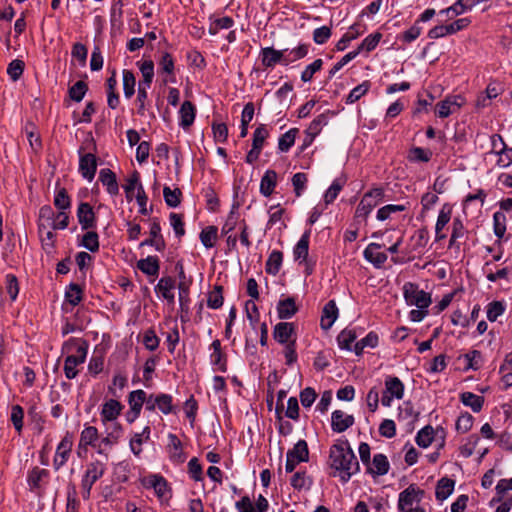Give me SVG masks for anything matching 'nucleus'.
I'll list each match as a JSON object with an SVG mask.
<instances>
[{"mask_svg":"<svg viewBox=\"0 0 512 512\" xmlns=\"http://www.w3.org/2000/svg\"><path fill=\"white\" fill-rule=\"evenodd\" d=\"M329 461L331 468L339 472L344 483L359 471L358 460L347 440L337 441L330 447Z\"/></svg>","mask_w":512,"mask_h":512,"instance_id":"nucleus-1","label":"nucleus"},{"mask_svg":"<svg viewBox=\"0 0 512 512\" xmlns=\"http://www.w3.org/2000/svg\"><path fill=\"white\" fill-rule=\"evenodd\" d=\"M403 297L409 306L417 308H428L432 303L431 294L421 290L419 285L413 282H406L402 288Z\"/></svg>","mask_w":512,"mask_h":512,"instance_id":"nucleus-2","label":"nucleus"},{"mask_svg":"<svg viewBox=\"0 0 512 512\" xmlns=\"http://www.w3.org/2000/svg\"><path fill=\"white\" fill-rule=\"evenodd\" d=\"M106 466L103 462L96 460L90 462L81 480L82 496L89 499L93 485L104 475Z\"/></svg>","mask_w":512,"mask_h":512,"instance_id":"nucleus-3","label":"nucleus"},{"mask_svg":"<svg viewBox=\"0 0 512 512\" xmlns=\"http://www.w3.org/2000/svg\"><path fill=\"white\" fill-rule=\"evenodd\" d=\"M384 191L381 188H374L366 192L355 211L357 220H366L371 211L383 200Z\"/></svg>","mask_w":512,"mask_h":512,"instance_id":"nucleus-4","label":"nucleus"},{"mask_svg":"<svg viewBox=\"0 0 512 512\" xmlns=\"http://www.w3.org/2000/svg\"><path fill=\"white\" fill-rule=\"evenodd\" d=\"M88 351V345L85 341H77L75 354L68 355L64 363V373L66 378L74 379L78 375L76 369L78 365L85 362Z\"/></svg>","mask_w":512,"mask_h":512,"instance_id":"nucleus-5","label":"nucleus"},{"mask_svg":"<svg viewBox=\"0 0 512 512\" xmlns=\"http://www.w3.org/2000/svg\"><path fill=\"white\" fill-rule=\"evenodd\" d=\"M142 485L146 489H153L154 494L163 502L171 498V489L167 480L159 474H150L142 479Z\"/></svg>","mask_w":512,"mask_h":512,"instance_id":"nucleus-6","label":"nucleus"},{"mask_svg":"<svg viewBox=\"0 0 512 512\" xmlns=\"http://www.w3.org/2000/svg\"><path fill=\"white\" fill-rule=\"evenodd\" d=\"M404 396V384L396 376H387L385 379V390L382 395L381 403L385 407H390L393 399H402Z\"/></svg>","mask_w":512,"mask_h":512,"instance_id":"nucleus-7","label":"nucleus"},{"mask_svg":"<svg viewBox=\"0 0 512 512\" xmlns=\"http://www.w3.org/2000/svg\"><path fill=\"white\" fill-rule=\"evenodd\" d=\"M423 494V490L416 489L412 485L409 486L399 494L398 510L400 512H412L415 505L418 506L420 503Z\"/></svg>","mask_w":512,"mask_h":512,"instance_id":"nucleus-8","label":"nucleus"},{"mask_svg":"<svg viewBox=\"0 0 512 512\" xmlns=\"http://www.w3.org/2000/svg\"><path fill=\"white\" fill-rule=\"evenodd\" d=\"M72 446V436L69 433H67L58 444L55 452V456L53 459V467L56 471H58L67 463L69 456L71 454Z\"/></svg>","mask_w":512,"mask_h":512,"instance_id":"nucleus-9","label":"nucleus"},{"mask_svg":"<svg viewBox=\"0 0 512 512\" xmlns=\"http://www.w3.org/2000/svg\"><path fill=\"white\" fill-rule=\"evenodd\" d=\"M150 237L140 243V247L151 246L156 251L162 252L166 248V243L161 234V226L158 218H153L150 224Z\"/></svg>","mask_w":512,"mask_h":512,"instance_id":"nucleus-10","label":"nucleus"},{"mask_svg":"<svg viewBox=\"0 0 512 512\" xmlns=\"http://www.w3.org/2000/svg\"><path fill=\"white\" fill-rule=\"evenodd\" d=\"M464 103L465 100L460 95L447 96L436 105V114L440 118H446L458 111Z\"/></svg>","mask_w":512,"mask_h":512,"instance_id":"nucleus-11","label":"nucleus"},{"mask_svg":"<svg viewBox=\"0 0 512 512\" xmlns=\"http://www.w3.org/2000/svg\"><path fill=\"white\" fill-rule=\"evenodd\" d=\"M77 218L82 230L96 228L97 218L93 207L87 202H81L77 208Z\"/></svg>","mask_w":512,"mask_h":512,"instance_id":"nucleus-12","label":"nucleus"},{"mask_svg":"<svg viewBox=\"0 0 512 512\" xmlns=\"http://www.w3.org/2000/svg\"><path fill=\"white\" fill-rule=\"evenodd\" d=\"M273 338L282 345L296 341L294 324L289 322L277 323L273 330Z\"/></svg>","mask_w":512,"mask_h":512,"instance_id":"nucleus-13","label":"nucleus"},{"mask_svg":"<svg viewBox=\"0 0 512 512\" xmlns=\"http://www.w3.org/2000/svg\"><path fill=\"white\" fill-rule=\"evenodd\" d=\"M97 170V158L92 153H80L79 173L83 178L92 181Z\"/></svg>","mask_w":512,"mask_h":512,"instance_id":"nucleus-14","label":"nucleus"},{"mask_svg":"<svg viewBox=\"0 0 512 512\" xmlns=\"http://www.w3.org/2000/svg\"><path fill=\"white\" fill-rule=\"evenodd\" d=\"M288 50H276L273 47H265L260 51V59L264 68H274L278 63L284 65V52Z\"/></svg>","mask_w":512,"mask_h":512,"instance_id":"nucleus-15","label":"nucleus"},{"mask_svg":"<svg viewBox=\"0 0 512 512\" xmlns=\"http://www.w3.org/2000/svg\"><path fill=\"white\" fill-rule=\"evenodd\" d=\"M354 424V417L341 410H335L331 415V428L334 432L342 433Z\"/></svg>","mask_w":512,"mask_h":512,"instance_id":"nucleus-16","label":"nucleus"},{"mask_svg":"<svg viewBox=\"0 0 512 512\" xmlns=\"http://www.w3.org/2000/svg\"><path fill=\"white\" fill-rule=\"evenodd\" d=\"M137 268L142 272L144 273L145 275H147L148 277H152V279L150 280V282H154V280L158 277L159 275V270H160V262H159V258L157 256H147L146 258L144 259H140L138 262H137Z\"/></svg>","mask_w":512,"mask_h":512,"instance_id":"nucleus-17","label":"nucleus"},{"mask_svg":"<svg viewBox=\"0 0 512 512\" xmlns=\"http://www.w3.org/2000/svg\"><path fill=\"white\" fill-rule=\"evenodd\" d=\"M175 280L171 276L160 278L155 286L156 294L164 298L168 303L173 304L175 300L174 290Z\"/></svg>","mask_w":512,"mask_h":512,"instance_id":"nucleus-18","label":"nucleus"},{"mask_svg":"<svg viewBox=\"0 0 512 512\" xmlns=\"http://www.w3.org/2000/svg\"><path fill=\"white\" fill-rule=\"evenodd\" d=\"M381 247L378 243H370L363 252L364 258L375 268H381L388 258L386 253L378 251Z\"/></svg>","mask_w":512,"mask_h":512,"instance_id":"nucleus-19","label":"nucleus"},{"mask_svg":"<svg viewBox=\"0 0 512 512\" xmlns=\"http://www.w3.org/2000/svg\"><path fill=\"white\" fill-rule=\"evenodd\" d=\"M330 111H326L318 115L308 126L306 130L307 137L309 138L305 141L302 149H304L307 145H310L313 139L321 132L322 128L328 124Z\"/></svg>","mask_w":512,"mask_h":512,"instance_id":"nucleus-20","label":"nucleus"},{"mask_svg":"<svg viewBox=\"0 0 512 512\" xmlns=\"http://www.w3.org/2000/svg\"><path fill=\"white\" fill-rule=\"evenodd\" d=\"M210 349L212 350L210 354V363L215 367L216 370L220 372H226L227 357L222 352L220 340H214L210 345Z\"/></svg>","mask_w":512,"mask_h":512,"instance_id":"nucleus-21","label":"nucleus"},{"mask_svg":"<svg viewBox=\"0 0 512 512\" xmlns=\"http://www.w3.org/2000/svg\"><path fill=\"white\" fill-rule=\"evenodd\" d=\"M452 208L448 204H444L439 211L436 225H435V238L436 241H441L446 238V234L443 233V229L451 220Z\"/></svg>","mask_w":512,"mask_h":512,"instance_id":"nucleus-22","label":"nucleus"},{"mask_svg":"<svg viewBox=\"0 0 512 512\" xmlns=\"http://www.w3.org/2000/svg\"><path fill=\"white\" fill-rule=\"evenodd\" d=\"M123 406L115 399L106 401L101 409V420L103 423L114 421L118 418L122 411Z\"/></svg>","mask_w":512,"mask_h":512,"instance_id":"nucleus-23","label":"nucleus"},{"mask_svg":"<svg viewBox=\"0 0 512 512\" xmlns=\"http://www.w3.org/2000/svg\"><path fill=\"white\" fill-rule=\"evenodd\" d=\"M338 317V308L334 300L328 301L322 311L321 327L328 330L332 327Z\"/></svg>","mask_w":512,"mask_h":512,"instance_id":"nucleus-24","label":"nucleus"},{"mask_svg":"<svg viewBox=\"0 0 512 512\" xmlns=\"http://www.w3.org/2000/svg\"><path fill=\"white\" fill-rule=\"evenodd\" d=\"M99 180L106 187L110 195H117L119 193V186L116 180V175L108 168L101 169L99 172Z\"/></svg>","mask_w":512,"mask_h":512,"instance_id":"nucleus-25","label":"nucleus"},{"mask_svg":"<svg viewBox=\"0 0 512 512\" xmlns=\"http://www.w3.org/2000/svg\"><path fill=\"white\" fill-rule=\"evenodd\" d=\"M159 67L161 73L167 74V77L163 80V82L166 84L168 82L174 83L176 81L174 76V60L170 53L165 52L162 54L161 59L159 61Z\"/></svg>","mask_w":512,"mask_h":512,"instance_id":"nucleus-26","label":"nucleus"},{"mask_svg":"<svg viewBox=\"0 0 512 512\" xmlns=\"http://www.w3.org/2000/svg\"><path fill=\"white\" fill-rule=\"evenodd\" d=\"M277 184V173L274 170H267L262 176L260 182V193L268 197L270 196Z\"/></svg>","mask_w":512,"mask_h":512,"instance_id":"nucleus-27","label":"nucleus"},{"mask_svg":"<svg viewBox=\"0 0 512 512\" xmlns=\"http://www.w3.org/2000/svg\"><path fill=\"white\" fill-rule=\"evenodd\" d=\"M179 115V125L184 129L189 128L195 120V106L190 101H184L180 108Z\"/></svg>","mask_w":512,"mask_h":512,"instance_id":"nucleus-28","label":"nucleus"},{"mask_svg":"<svg viewBox=\"0 0 512 512\" xmlns=\"http://www.w3.org/2000/svg\"><path fill=\"white\" fill-rule=\"evenodd\" d=\"M311 230H307L303 233L297 244L293 249V256L296 261H305L308 257L309 251V239Z\"/></svg>","mask_w":512,"mask_h":512,"instance_id":"nucleus-29","label":"nucleus"},{"mask_svg":"<svg viewBox=\"0 0 512 512\" xmlns=\"http://www.w3.org/2000/svg\"><path fill=\"white\" fill-rule=\"evenodd\" d=\"M390 468L389 461L384 454H375L372 461V467L368 468L370 474L385 475L388 473Z\"/></svg>","mask_w":512,"mask_h":512,"instance_id":"nucleus-30","label":"nucleus"},{"mask_svg":"<svg viewBox=\"0 0 512 512\" xmlns=\"http://www.w3.org/2000/svg\"><path fill=\"white\" fill-rule=\"evenodd\" d=\"M98 439V430L94 426H86L80 435L78 448L86 449L88 446L96 447L95 442Z\"/></svg>","mask_w":512,"mask_h":512,"instance_id":"nucleus-31","label":"nucleus"},{"mask_svg":"<svg viewBox=\"0 0 512 512\" xmlns=\"http://www.w3.org/2000/svg\"><path fill=\"white\" fill-rule=\"evenodd\" d=\"M146 400V392L143 390H135L130 392L128 396V403L130 405L131 412L134 413V417L140 415L142 406Z\"/></svg>","mask_w":512,"mask_h":512,"instance_id":"nucleus-32","label":"nucleus"},{"mask_svg":"<svg viewBox=\"0 0 512 512\" xmlns=\"http://www.w3.org/2000/svg\"><path fill=\"white\" fill-rule=\"evenodd\" d=\"M150 427L146 426L142 432L135 433L130 440V448L134 455L139 456L142 452V444L150 439Z\"/></svg>","mask_w":512,"mask_h":512,"instance_id":"nucleus-33","label":"nucleus"},{"mask_svg":"<svg viewBox=\"0 0 512 512\" xmlns=\"http://www.w3.org/2000/svg\"><path fill=\"white\" fill-rule=\"evenodd\" d=\"M297 312L295 300L291 297L279 301L277 313L280 319H289Z\"/></svg>","mask_w":512,"mask_h":512,"instance_id":"nucleus-34","label":"nucleus"},{"mask_svg":"<svg viewBox=\"0 0 512 512\" xmlns=\"http://www.w3.org/2000/svg\"><path fill=\"white\" fill-rule=\"evenodd\" d=\"M461 402L472 409L473 412L478 413L481 411L484 403L482 396L476 395L472 392H463L460 395Z\"/></svg>","mask_w":512,"mask_h":512,"instance_id":"nucleus-35","label":"nucleus"},{"mask_svg":"<svg viewBox=\"0 0 512 512\" xmlns=\"http://www.w3.org/2000/svg\"><path fill=\"white\" fill-rule=\"evenodd\" d=\"M379 343L378 334L374 331L369 332L364 338L356 342L353 351L356 355H361L364 348H375Z\"/></svg>","mask_w":512,"mask_h":512,"instance_id":"nucleus-36","label":"nucleus"},{"mask_svg":"<svg viewBox=\"0 0 512 512\" xmlns=\"http://www.w3.org/2000/svg\"><path fill=\"white\" fill-rule=\"evenodd\" d=\"M363 31L360 29L358 24H353L350 26L348 32H346L342 38L336 43V50L343 51L346 49L347 45L357 37H359Z\"/></svg>","mask_w":512,"mask_h":512,"instance_id":"nucleus-37","label":"nucleus"},{"mask_svg":"<svg viewBox=\"0 0 512 512\" xmlns=\"http://www.w3.org/2000/svg\"><path fill=\"white\" fill-rule=\"evenodd\" d=\"M139 70L142 74L143 80L139 85L150 87L154 77V63L152 60H144L137 63Z\"/></svg>","mask_w":512,"mask_h":512,"instance_id":"nucleus-38","label":"nucleus"},{"mask_svg":"<svg viewBox=\"0 0 512 512\" xmlns=\"http://www.w3.org/2000/svg\"><path fill=\"white\" fill-rule=\"evenodd\" d=\"M455 482L452 479L449 478H442L438 481L437 487H436V498L439 501H444L447 499L454 490Z\"/></svg>","mask_w":512,"mask_h":512,"instance_id":"nucleus-39","label":"nucleus"},{"mask_svg":"<svg viewBox=\"0 0 512 512\" xmlns=\"http://www.w3.org/2000/svg\"><path fill=\"white\" fill-rule=\"evenodd\" d=\"M224 296L223 287L221 285H215L207 295V306L210 309H219L223 306Z\"/></svg>","mask_w":512,"mask_h":512,"instance_id":"nucleus-40","label":"nucleus"},{"mask_svg":"<svg viewBox=\"0 0 512 512\" xmlns=\"http://www.w3.org/2000/svg\"><path fill=\"white\" fill-rule=\"evenodd\" d=\"M282 261V252L278 250H273L266 261V272L271 275H276L281 268Z\"/></svg>","mask_w":512,"mask_h":512,"instance_id":"nucleus-41","label":"nucleus"},{"mask_svg":"<svg viewBox=\"0 0 512 512\" xmlns=\"http://www.w3.org/2000/svg\"><path fill=\"white\" fill-rule=\"evenodd\" d=\"M357 334L354 330L344 329L337 336V342L341 349L352 351V344L356 340Z\"/></svg>","mask_w":512,"mask_h":512,"instance_id":"nucleus-42","label":"nucleus"},{"mask_svg":"<svg viewBox=\"0 0 512 512\" xmlns=\"http://www.w3.org/2000/svg\"><path fill=\"white\" fill-rule=\"evenodd\" d=\"M287 453L292 454V458L296 459L297 461L301 462H307L309 460V450L308 445L305 440H299L292 449L288 450Z\"/></svg>","mask_w":512,"mask_h":512,"instance_id":"nucleus-43","label":"nucleus"},{"mask_svg":"<svg viewBox=\"0 0 512 512\" xmlns=\"http://www.w3.org/2000/svg\"><path fill=\"white\" fill-rule=\"evenodd\" d=\"M233 25L234 20L229 16L215 19L210 18L209 33L211 35H216L220 30L229 29Z\"/></svg>","mask_w":512,"mask_h":512,"instance_id":"nucleus-44","label":"nucleus"},{"mask_svg":"<svg viewBox=\"0 0 512 512\" xmlns=\"http://www.w3.org/2000/svg\"><path fill=\"white\" fill-rule=\"evenodd\" d=\"M434 429L432 426L427 425L423 427L420 431H418L415 441L418 446L422 448H427L434 439Z\"/></svg>","mask_w":512,"mask_h":512,"instance_id":"nucleus-45","label":"nucleus"},{"mask_svg":"<svg viewBox=\"0 0 512 512\" xmlns=\"http://www.w3.org/2000/svg\"><path fill=\"white\" fill-rule=\"evenodd\" d=\"M49 472L45 469H41L39 467H34L28 474V485L31 490H36L40 487V482L42 479L48 477Z\"/></svg>","mask_w":512,"mask_h":512,"instance_id":"nucleus-46","label":"nucleus"},{"mask_svg":"<svg viewBox=\"0 0 512 512\" xmlns=\"http://www.w3.org/2000/svg\"><path fill=\"white\" fill-rule=\"evenodd\" d=\"M218 237V229L216 226H207L200 233L201 243L205 248H212Z\"/></svg>","mask_w":512,"mask_h":512,"instance_id":"nucleus-47","label":"nucleus"},{"mask_svg":"<svg viewBox=\"0 0 512 512\" xmlns=\"http://www.w3.org/2000/svg\"><path fill=\"white\" fill-rule=\"evenodd\" d=\"M82 296H83L82 288L78 284H75V283H71L65 291L66 301L73 306H76L81 302Z\"/></svg>","mask_w":512,"mask_h":512,"instance_id":"nucleus-48","label":"nucleus"},{"mask_svg":"<svg viewBox=\"0 0 512 512\" xmlns=\"http://www.w3.org/2000/svg\"><path fill=\"white\" fill-rule=\"evenodd\" d=\"M308 54V45L301 44L298 47L292 49L288 54L284 52V65L287 66L299 59L304 58Z\"/></svg>","mask_w":512,"mask_h":512,"instance_id":"nucleus-49","label":"nucleus"},{"mask_svg":"<svg viewBox=\"0 0 512 512\" xmlns=\"http://www.w3.org/2000/svg\"><path fill=\"white\" fill-rule=\"evenodd\" d=\"M370 86L371 84L369 81H364L361 84L354 87L348 94L346 98V103L353 104L356 101H358L362 96H364L369 91Z\"/></svg>","mask_w":512,"mask_h":512,"instance_id":"nucleus-50","label":"nucleus"},{"mask_svg":"<svg viewBox=\"0 0 512 512\" xmlns=\"http://www.w3.org/2000/svg\"><path fill=\"white\" fill-rule=\"evenodd\" d=\"M136 79L132 71L123 70V90L127 99H130L135 93Z\"/></svg>","mask_w":512,"mask_h":512,"instance_id":"nucleus-51","label":"nucleus"},{"mask_svg":"<svg viewBox=\"0 0 512 512\" xmlns=\"http://www.w3.org/2000/svg\"><path fill=\"white\" fill-rule=\"evenodd\" d=\"M406 209L407 207L402 204H388L378 209L376 218L379 221H385L391 216V214L402 212L405 211Z\"/></svg>","mask_w":512,"mask_h":512,"instance_id":"nucleus-52","label":"nucleus"},{"mask_svg":"<svg viewBox=\"0 0 512 512\" xmlns=\"http://www.w3.org/2000/svg\"><path fill=\"white\" fill-rule=\"evenodd\" d=\"M297 133L298 129L292 128L279 138L278 148L281 152H287L294 145Z\"/></svg>","mask_w":512,"mask_h":512,"instance_id":"nucleus-53","label":"nucleus"},{"mask_svg":"<svg viewBox=\"0 0 512 512\" xmlns=\"http://www.w3.org/2000/svg\"><path fill=\"white\" fill-rule=\"evenodd\" d=\"M432 157V151L421 147H413L408 154V160L411 162H428Z\"/></svg>","mask_w":512,"mask_h":512,"instance_id":"nucleus-54","label":"nucleus"},{"mask_svg":"<svg viewBox=\"0 0 512 512\" xmlns=\"http://www.w3.org/2000/svg\"><path fill=\"white\" fill-rule=\"evenodd\" d=\"M493 230L499 239L504 237L506 232V216L503 212L497 211L493 214Z\"/></svg>","mask_w":512,"mask_h":512,"instance_id":"nucleus-55","label":"nucleus"},{"mask_svg":"<svg viewBox=\"0 0 512 512\" xmlns=\"http://www.w3.org/2000/svg\"><path fill=\"white\" fill-rule=\"evenodd\" d=\"M421 33L422 27L418 24V21H415V23L409 29L398 35V39L403 43L408 44L416 40L421 35Z\"/></svg>","mask_w":512,"mask_h":512,"instance_id":"nucleus-56","label":"nucleus"},{"mask_svg":"<svg viewBox=\"0 0 512 512\" xmlns=\"http://www.w3.org/2000/svg\"><path fill=\"white\" fill-rule=\"evenodd\" d=\"M269 136V131L266 125H259L253 133L252 147L262 150L266 138Z\"/></svg>","mask_w":512,"mask_h":512,"instance_id":"nucleus-57","label":"nucleus"},{"mask_svg":"<svg viewBox=\"0 0 512 512\" xmlns=\"http://www.w3.org/2000/svg\"><path fill=\"white\" fill-rule=\"evenodd\" d=\"M505 304L502 301H492L487 305V319L491 322L497 320L505 312Z\"/></svg>","mask_w":512,"mask_h":512,"instance_id":"nucleus-58","label":"nucleus"},{"mask_svg":"<svg viewBox=\"0 0 512 512\" xmlns=\"http://www.w3.org/2000/svg\"><path fill=\"white\" fill-rule=\"evenodd\" d=\"M323 66L322 59H316L311 64L307 65L301 73V80L303 82H309L313 79L315 73L320 71Z\"/></svg>","mask_w":512,"mask_h":512,"instance_id":"nucleus-59","label":"nucleus"},{"mask_svg":"<svg viewBox=\"0 0 512 512\" xmlns=\"http://www.w3.org/2000/svg\"><path fill=\"white\" fill-rule=\"evenodd\" d=\"M82 245L91 252L99 250V237L95 231L88 230L82 238Z\"/></svg>","mask_w":512,"mask_h":512,"instance_id":"nucleus-60","label":"nucleus"},{"mask_svg":"<svg viewBox=\"0 0 512 512\" xmlns=\"http://www.w3.org/2000/svg\"><path fill=\"white\" fill-rule=\"evenodd\" d=\"M181 194L178 188L172 190L170 187L165 186L163 189L164 200L169 207H177L180 204Z\"/></svg>","mask_w":512,"mask_h":512,"instance_id":"nucleus-61","label":"nucleus"},{"mask_svg":"<svg viewBox=\"0 0 512 512\" xmlns=\"http://www.w3.org/2000/svg\"><path fill=\"white\" fill-rule=\"evenodd\" d=\"M497 497L491 500V503L500 502L508 491H512V477L510 479H500L495 487Z\"/></svg>","mask_w":512,"mask_h":512,"instance_id":"nucleus-62","label":"nucleus"},{"mask_svg":"<svg viewBox=\"0 0 512 512\" xmlns=\"http://www.w3.org/2000/svg\"><path fill=\"white\" fill-rule=\"evenodd\" d=\"M474 418L468 412L462 413L455 424V428L459 433H467L473 426Z\"/></svg>","mask_w":512,"mask_h":512,"instance_id":"nucleus-63","label":"nucleus"},{"mask_svg":"<svg viewBox=\"0 0 512 512\" xmlns=\"http://www.w3.org/2000/svg\"><path fill=\"white\" fill-rule=\"evenodd\" d=\"M88 90V86L84 81H77L72 87L69 89V97L76 102L82 101L86 92Z\"/></svg>","mask_w":512,"mask_h":512,"instance_id":"nucleus-64","label":"nucleus"}]
</instances>
